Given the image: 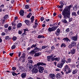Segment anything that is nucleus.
Returning <instances> with one entry per match:
<instances>
[{"label": "nucleus", "instance_id": "f257e3e1", "mask_svg": "<svg viewBox=\"0 0 79 79\" xmlns=\"http://www.w3.org/2000/svg\"><path fill=\"white\" fill-rule=\"evenodd\" d=\"M71 7V5L67 7L62 11V15L64 16V19H62V22L65 24L68 23V21L66 19L70 18Z\"/></svg>", "mask_w": 79, "mask_h": 79}, {"label": "nucleus", "instance_id": "f03ea898", "mask_svg": "<svg viewBox=\"0 0 79 79\" xmlns=\"http://www.w3.org/2000/svg\"><path fill=\"white\" fill-rule=\"evenodd\" d=\"M28 62L27 63V69H32L33 68V65L32 64V63L33 61L32 60H30L28 61Z\"/></svg>", "mask_w": 79, "mask_h": 79}, {"label": "nucleus", "instance_id": "7ed1b4c3", "mask_svg": "<svg viewBox=\"0 0 79 79\" xmlns=\"http://www.w3.org/2000/svg\"><path fill=\"white\" fill-rule=\"evenodd\" d=\"M64 71H66L65 74H68L69 73H70L71 72V70L70 69V68L68 67V66L66 65L64 68Z\"/></svg>", "mask_w": 79, "mask_h": 79}, {"label": "nucleus", "instance_id": "20e7f679", "mask_svg": "<svg viewBox=\"0 0 79 79\" xmlns=\"http://www.w3.org/2000/svg\"><path fill=\"white\" fill-rule=\"evenodd\" d=\"M57 26H55L52 27H50L48 28V31L49 32H52V31H55L57 29Z\"/></svg>", "mask_w": 79, "mask_h": 79}, {"label": "nucleus", "instance_id": "39448f33", "mask_svg": "<svg viewBox=\"0 0 79 79\" xmlns=\"http://www.w3.org/2000/svg\"><path fill=\"white\" fill-rule=\"evenodd\" d=\"M66 58L64 57H63L62 58H61L60 62L62 64H64V63H66Z\"/></svg>", "mask_w": 79, "mask_h": 79}, {"label": "nucleus", "instance_id": "423d86ee", "mask_svg": "<svg viewBox=\"0 0 79 79\" xmlns=\"http://www.w3.org/2000/svg\"><path fill=\"white\" fill-rule=\"evenodd\" d=\"M20 60L22 61L21 62L22 63H24L25 62V54H23V56H21L20 58Z\"/></svg>", "mask_w": 79, "mask_h": 79}, {"label": "nucleus", "instance_id": "0eeeda50", "mask_svg": "<svg viewBox=\"0 0 79 79\" xmlns=\"http://www.w3.org/2000/svg\"><path fill=\"white\" fill-rule=\"evenodd\" d=\"M71 39L73 41H77V35H76L75 36H72L71 38Z\"/></svg>", "mask_w": 79, "mask_h": 79}, {"label": "nucleus", "instance_id": "6e6552de", "mask_svg": "<svg viewBox=\"0 0 79 79\" xmlns=\"http://www.w3.org/2000/svg\"><path fill=\"white\" fill-rule=\"evenodd\" d=\"M27 76V73H23L21 74V77L23 79H25L26 77V76Z\"/></svg>", "mask_w": 79, "mask_h": 79}, {"label": "nucleus", "instance_id": "1a4fd4ad", "mask_svg": "<svg viewBox=\"0 0 79 79\" xmlns=\"http://www.w3.org/2000/svg\"><path fill=\"white\" fill-rule=\"evenodd\" d=\"M44 68L43 67L40 66V69L39 70V72L40 73H42L44 72Z\"/></svg>", "mask_w": 79, "mask_h": 79}, {"label": "nucleus", "instance_id": "9d476101", "mask_svg": "<svg viewBox=\"0 0 79 79\" xmlns=\"http://www.w3.org/2000/svg\"><path fill=\"white\" fill-rule=\"evenodd\" d=\"M63 40L64 42L66 41L67 42V43H69L70 42V40H69L68 37L64 38Z\"/></svg>", "mask_w": 79, "mask_h": 79}, {"label": "nucleus", "instance_id": "9b49d317", "mask_svg": "<svg viewBox=\"0 0 79 79\" xmlns=\"http://www.w3.org/2000/svg\"><path fill=\"white\" fill-rule=\"evenodd\" d=\"M37 66H44V65H46V64L44 63L43 62H38L36 64Z\"/></svg>", "mask_w": 79, "mask_h": 79}, {"label": "nucleus", "instance_id": "f8f14e48", "mask_svg": "<svg viewBox=\"0 0 79 79\" xmlns=\"http://www.w3.org/2000/svg\"><path fill=\"white\" fill-rule=\"evenodd\" d=\"M63 65H64V64L62 63L58 64L57 65V68H60V69H61L63 66Z\"/></svg>", "mask_w": 79, "mask_h": 79}, {"label": "nucleus", "instance_id": "ddd939ff", "mask_svg": "<svg viewBox=\"0 0 79 79\" xmlns=\"http://www.w3.org/2000/svg\"><path fill=\"white\" fill-rule=\"evenodd\" d=\"M34 51L36 53V52H37L38 51L40 50V51L42 50V49H40V48H38L37 47H36L35 49H34Z\"/></svg>", "mask_w": 79, "mask_h": 79}, {"label": "nucleus", "instance_id": "4468645a", "mask_svg": "<svg viewBox=\"0 0 79 79\" xmlns=\"http://www.w3.org/2000/svg\"><path fill=\"white\" fill-rule=\"evenodd\" d=\"M25 22L28 26H29L31 24V22L28 20H26L25 21Z\"/></svg>", "mask_w": 79, "mask_h": 79}, {"label": "nucleus", "instance_id": "2eb2a0df", "mask_svg": "<svg viewBox=\"0 0 79 79\" xmlns=\"http://www.w3.org/2000/svg\"><path fill=\"white\" fill-rule=\"evenodd\" d=\"M32 72L33 73H37L38 72V69L35 68H33L32 70Z\"/></svg>", "mask_w": 79, "mask_h": 79}, {"label": "nucleus", "instance_id": "dca6fc26", "mask_svg": "<svg viewBox=\"0 0 79 79\" xmlns=\"http://www.w3.org/2000/svg\"><path fill=\"white\" fill-rule=\"evenodd\" d=\"M71 53L72 55H73L76 52V49L73 48L71 50Z\"/></svg>", "mask_w": 79, "mask_h": 79}, {"label": "nucleus", "instance_id": "f3484780", "mask_svg": "<svg viewBox=\"0 0 79 79\" xmlns=\"http://www.w3.org/2000/svg\"><path fill=\"white\" fill-rule=\"evenodd\" d=\"M79 7L77 5H75L73 8V10L74 11H76L78 9V8Z\"/></svg>", "mask_w": 79, "mask_h": 79}, {"label": "nucleus", "instance_id": "a211bd4d", "mask_svg": "<svg viewBox=\"0 0 79 79\" xmlns=\"http://www.w3.org/2000/svg\"><path fill=\"white\" fill-rule=\"evenodd\" d=\"M71 60H72V59L70 58L67 59L66 60V63H70L71 62Z\"/></svg>", "mask_w": 79, "mask_h": 79}, {"label": "nucleus", "instance_id": "6ab92c4d", "mask_svg": "<svg viewBox=\"0 0 79 79\" xmlns=\"http://www.w3.org/2000/svg\"><path fill=\"white\" fill-rule=\"evenodd\" d=\"M56 77L57 79L60 78L61 77V74L60 73H58L56 75Z\"/></svg>", "mask_w": 79, "mask_h": 79}, {"label": "nucleus", "instance_id": "aec40b11", "mask_svg": "<svg viewBox=\"0 0 79 79\" xmlns=\"http://www.w3.org/2000/svg\"><path fill=\"white\" fill-rule=\"evenodd\" d=\"M49 77H50L52 79H53L54 77H55V75L54 74H49Z\"/></svg>", "mask_w": 79, "mask_h": 79}, {"label": "nucleus", "instance_id": "412c9836", "mask_svg": "<svg viewBox=\"0 0 79 79\" xmlns=\"http://www.w3.org/2000/svg\"><path fill=\"white\" fill-rule=\"evenodd\" d=\"M19 14L21 16H23L24 14V12L23 10H20Z\"/></svg>", "mask_w": 79, "mask_h": 79}, {"label": "nucleus", "instance_id": "4be33fe9", "mask_svg": "<svg viewBox=\"0 0 79 79\" xmlns=\"http://www.w3.org/2000/svg\"><path fill=\"white\" fill-rule=\"evenodd\" d=\"M78 70H77V69H75L74 70H73L72 72V73L73 74H76L77 73V71Z\"/></svg>", "mask_w": 79, "mask_h": 79}, {"label": "nucleus", "instance_id": "5701e85b", "mask_svg": "<svg viewBox=\"0 0 79 79\" xmlns=\"http://www.w3.org/2000/svg\"><path fill=\"white\" fill-rule=\"evenodd\" d=\"M41 55V53L40 52L36 53L35 54L34 56H39V55Z\"/></svg>", "mask_w": 79, "mask_h": 79}, {"label": "nucleus", "instance_id": "b1692460", "mask_svg": "<svg viewBox=\"0 0 79 79\" xmlns=\"http://www.w3.org/2000/svg\"><path fill=\"white\" fill-rule=\"evenodd\" d=\"M37 38L38 39H41V38H43L44 39V38H45V37L43 35H39L37 37Z\"/></svg>", "mask_w": 79, "mask_h": 79}, {"label": "nucleus", "instance_id": "393cba45", "mask_svg": "<svg viewBox=\"0 0 79 79\" xmlns=\"http://www.w3.org/2000/svg\"><path fill=\"white\" fill-rule=\"evenodd\" d=\"M21 26H22V23H19L17 25V27H18V28L21 27Z\"/></svg>", "mask_w": 79, "mask_h": 79}, {"label": "nucleus", "instance_id": "a878e982", "mask_svg": "<svg viewBox=\"0 0 79 79\" xmlns=\"http://www.w3.org/2000/svg\"><path fill=\"white\" fill-rule=\"evenodd\" d=\"M60 57H59L58 58L56 57L55 58H54V60H55V61H57L58 62L59 61H60Z\"/></svg>", "mask_w": 79, "mask_h": 79}, {"label": "nucleus", "instance_id": "bb28decb", "mask_svg": "<svg viewBox=\"0 0 79 79\" xmlns=\"http://www.w3.org/2000/svg\"><path fill=\"white\" fill-rule=\"evenodd\" d=\"M26 31H28V29H24V33L22 34L23 35H24L25 34L26 35Z\"/></svg>", "mask_w": 79, "mask_h": 79}, {"label": "nucleus", "instance_id": "cd10ccee", "mask_svg": "<svg viewBox=\"0 0 79 79\" xmlns=\"http://www.w3.org/2000/svg\"><path fill=\"white\" fill-rule=\"evenodd\" d=\"M34 16H32L31 18V22L32 23H33V22H34Z\"/></svg>", "mask_w": 79, "mask_h": 79}, {"label": "nucleus", "instance_id": "c85d7f7f", "mask_svg": "<svg viewBox=\"0 0 79 79\" xmlns=\"http://www.w3.org/2000/svg\"><path fill=\"white\" fill-rule=\"evenodd\" d=\"M8 15H6L4 17V19L5 20V19H8Z\"/></svg>", "mask_w": 79, "mask_h": 79}, {"label": "nucleus", "instance_id": "c756f323", "mask_svg": "<svg viewBox=\"0 0 79 79\" xmlns=\"http://www.w3.org/2000/svg\"><path fill=\"white\" fill-rule=\"evenodd\" d=\"M76 43H75V42L74 41H72V43H71V45L73 47L74 46H75L76 45Z\"/></svg>", "mask_w": 79, "mask_h": 79}, {"label": "nucleus", "instance_id": "7c9ffc66", "mask_svg": "<svg viewBox=\"0 0 79 79\" xmlns=\"http://www.w3.org/2000/svg\"><path fill=\"white\" fill-rule=\"evenodd\" d=\"M35 53V52L34 50L30 52V54H31V55H34V54Z\"/></svg>", "mask_w": 79, "mask_h": 79}, {"label": "nucleus", "instance_id": "2f4dec72", "mask_svg": "<svg viewBox=\"0 0 79 79\" xmlns=\"http://www.w3.org/2000/svg\"><path fill=\"white\" fill-rule=\"evenodd\" d=\"M72 16H77V15L76 13L75 12H72Z\"/></svg>", "mask_w": 79, "mask_h": 79}, {"label": "nucleus", "instance_id": "473e14b6", "mask_svg": "<svg viewBox=\"0 0 79 79\" xmlns=\"http://www.w3.org/2000/svg\"><path fill=\"white\" fill-rule=\"evenodd\" d=\"M56 32H57L58 34H60V33H61V30L60 29L58 28L56 30Z\"/></svg>", "mask_w": 79, "mask_h": 79}, {"label": "nucleus", "instance_id": "72a5a7b5", "mask_svg": "<svg viewBox=\"0 0 79 79\" xmlns=\"http://www.w3.org/2000/svg\"><path fill=\"white\" fill-rule=\"evenodd\" d=\"M17 39V37L16 36H14L12 38V40L13 41H15Z\"/></svg>", "mask_w": 79, "mask_h": 79}, {"label": "nucleus", "instance_id": "f704fd0d", "mask_svg": "<svg viewBox=\"0 0 79 79\" xmlns=\"http://www.w3.org/2000/svg\"><path fill=\"white\" fill-rule=\"evenodd\" d=\"M64 3H65V2L64 1H62L60 2V5H64Z\"/></svg>", "mask_w": 79, "mask_h": 79}, {"label": "nucleus", "instance_id": "c9c22d12", "mask_svg": "<svg viewBox=\"0 0 79 79\" xmlns=\"http://www.w3.org/2000/svg\"><path fill=\"white\" fill-rule=\"evenodd\" d=\"M12 26L13 27V29H15V26H16V24L13 23H12Z\"/></svg>", "mask_w": 79, "mask_h": 79}, {"label": "nucleus", "instance_id": "e433bc0d", "mask_svg": "<svg viewBox=\"0 0 79 79\" xmlns=\"http://www.w3.org/2000/svg\"><path fill=\"white\" fill-rule=\"evenodd\" d=\"M6 40H9V39H11V38H10L9 36H6L5 37Z\"/></svg>", "mask_w": 79, "mask_h": 79}, {"label": "nucleus", "instance_id": "4c0bfd02", "mask_svg": "<svg viewBox=\"0 0 79 79\" xmlns=\"http://www.w3.org/2000/svg\"><path fill=\"white\" fill-rule=\"evenodd\" d=\"M47 61H50V58H51L50 57V56H48L47 57Z\"/></svg>", "mask_w": 79, "mask_h": 79}, {"label": "nucleus", "instance_id": "58836bf2", "mask_svg": "<svg viewBox=\"0 0 79 79\" xmlns=\"http://www.w3.org/2000/svg\"><path fill=\"white\" fill-rule=\"evenodd\" d=\"M63 47H66V45H65V44L64 43H63L61 44V48H62Z\"/></svg>", "mask_w": 79, "mask_h": 79}, {"label": "nucleus", "instance_id": "ea45409f", "mask_svg": "<svg viewBox=\"0 0 79 79\" xmlns=\"http://www.w3.org/2000/svg\"><path fill=\"white\" fill-rule=\"evenodd\" d=\"M17 72H19L20 73H21V72H22V69H21V68H20L19 70H18L17 69Z\"/></svg>", "mask_w": 79, "mask_h": 79}, {"label": "nucleus", "instance_id": "a19ab883", "mask_svg": "<svg viewBox=\"0 0 79 79\" xmlns=\"http://www.w3.org/2000/svg\"><path fill=\"white\" fill-rule=\"evenodd\" d=\"M25 8L26 9H29V6L27 5H26L25 6Z\"/></svg>", "mask_w": 79, "mask_h": 79}, {"label": "nucleus", "instance_id": "79ce46f5", "mask_svg": "<svg viewBox=\"0 0 79 79\" xmlns=\"http://www.w3.org/2000/svg\"><path fill=\"white\" fill-rule=\"evenodd\" d=\"M69 28H67L65 30L66 32H69Z\"/></svg>", "mask_w": 79, "mask_h": 79}, {"label": "nucleus", "instance_id": "37998d69", "mask_svg": "<svg viewBox=\"0 0 79 79\" xmlns=\"http://www.w3.org/2000/svg\"><path fill=\"white\" fill-rule=\"evenodd\" d=\"M32 59V57H28L27 59V60L28 61H30V60H31Z\"/></svg>", "mask_w": 79, "mask_h": 79}, {"label": "nucleus", "instance_id": "c03bdc74", "mask_svg": "<svg viewBox=\"0 0 79 79\" xmlns=\"http://www.w3.org/2000/svg\"><path fill=\"white\" fill-rule=\"evenodd\" d=\"M17 47V46H15V45L12 46L11 47L12 49V50H13V49L15 48V47Z\"/></svg>", "mask_w": 79, "mask_h": 79}, {"label": "nucleus", "instance_id": "a18cd8bd", "mask_svg": "<svg viewBox=\"0 0 79 79\" xmlns=\"http://www.w3.org/2000/svg\"><path fill=\"white\" fill-rule=\"evenodd\" d=\"M12 74L14 76H16V75H17V74L15 72H12Z\"/></svg>", "mask_w": 79, "mask_h": 79}, {"label": "nucleus", "instance_id": "49530a36", "mask_svg": "<svg viewBox=\"0 0 79 79\" xmlns=\"http://www.w3.org/2000/svg\"><path fill=\"white\" fill-rule=\"evenodd\" d=\"M58 17L59 18H60V19H61V18H62V15H61V14H60L58 15Z\"/></svg>", "mask_w": 79, "mask_h": 79}, {"label": "nucleus", "instance_id": "de8ad7c7", "mask_svg": "<svg viewBox=\"0 0 79 79\" xmlns=\"http://www.w3.org/2000/svg\"><path fill=\"white\" fill-rule=\"evenodd\" d=\"M4 27L5 28H7V27H8V24H6V25H4Z\"/></svg>", "mask_w": 79, "mask_h": 79}, {"label": "nucleus", "instance_id": "09e8293b", "mask_svg": "<svg viewBox=\"0 0 79 79\" xmlns=\"http://www.w3.org/2000/svg\"><path fill=\"white\" fill-rule=\"evenodd\" d=\"M44 19V17H41L40 18V20L41 21H43Z\"/></svg>", "mask_w": 79, "mask_h": 79}, {"label": "nucleus", "instance_id": "8fccbe9b", "mask_svg": "<svg viewBox=\"0 0 79 79\" xmlns=\"http://www.w3.org/2000/svg\"><path fill=\"white\" fill-rule=\"evenodd\" d=\"M36 31L34 30L33 31H32V34H35V33H36Z\"/></svg>", "mask_w": 79, "mask_h": 79}, {"label": "nucleus", "instance_id": "3c124183", "mask_svg": "<svg viewBox=\"0 0 79 79\" xmlns=\"http://www.w3.org/2000/svg\"><path fill=\"white\" fill-rule=\"evenodd\" d=\"M73 47V46L71 44H70L69 45V48H71Z\"/></svg>", "mask_w": 79, "mask_h": 79}, {"label": "nucleus", "instance_id": "603ef678", "mask_svg": "<svg viewBox=\"0 0 79 79\" xmlns=\"http://www.w3.org/2000/svg\"><path fill=\"white\" fill-rule=\"evenodd\" d=\"M36 46H37V45L36 44H33L31 46V47H33L34 48H35V47Z\"/></svg>", "mask_w": 79, "mask_h": 79}, {"label": "nucleus", "instance_id": "864d4df0", "mask_svg": "<svg viewBox=\"0 0 79 79\" xmlns=\"http://www.w3.org/2000/svg\"><path fill=\"white\" fill-rule=\"evenodd\" d=\"M2 24H4V23H6V22H5V20L4 19L2 20Z\"/></svg>", "mask_w": 79, "mask_h": 79}, {"label": "nucleus", "instance_id": "5fc2aeb1", "mask_svg": "<svg viewBox=\"0 0 79 79\" xmlns=\"http://www.w3.org/2000/svg\"><path fill=\"white\" fill-rule=\"evenodd\" d=\"M12 69L13 71H15L16 69V67H13Z\"/></svg>", "mask_w": 79, "mask_h": 79}, {"label": "nucleus", "instance_id": "6e6d98bb", "mask_svg": "<svg viewBox=\"0 0 79 79\" xmlns=\"http://www.w3.org/2000/svg\"><path fill=\"white\" fill-rule=\"evenodd\" d=\"M6 34V33H5L3 32L2 33V36H4V35H5Z\"/></svg>", "mask_w": 79, "mask_h": 79}, {"label": "nucleus", "instance_id": "4d7b16f0", "mask_svg": "<svg viewBox=\"0 0 79 79\" xmlns=\"http://www.w3.org/2000/svg\"><path fill=\"white\" fill-rule=\"evenodd\" d=\"M61 71V69L58 68H57L56 69V71Z\"/></svg>", "mask_w": 79, "mask_h": 79}, {"label": "nucleus", "instance_id": "13d9d810", "mask_svg": "<svg viewBox=\"0 0 79 79\" xmlns=\"http://www.w3.org/2000/svg\"><path fill=\"white\" fill-rule=\"evenodd\" d=\"M21 52H19V55H18L19 57H20V56H21Z\"/></svg>", "mask_w": 79, "mask_h": 79}, {"label": "nucleus", "instance_id": "bf43d9fd", "mask_svg": "<svg viewBox=\"0 0 79 79\" xmlns=\"http://www.w3.org/2000/svg\"><path fill=\"white\" fill-rule=\"evenodd\" d=\"M51 50L52 51V50H54L55 49V47L53 46H52L51 47Z\"/></svg>", "mask_w": 79, "mask_h": 79}, {"label": "nucleus", "instance_id": "052dcab7", "mask_svg": "<svg viewBox=\"0 0 79 79\" xmlns=\"http://www.w3.org/2000/svg\"><path fill=\"white\" fill-rule=\"evenodd\" d=\"M13 54H14V53H10L9 55L10 56H12L13 55Z\"/></svg>", "mask_w": 79, "mask_h": 79}, {"label": "nucleus", "instance_id": "680f3d73", "mask_svg": "<svg viewBox=\"0 0 79 79\" xmlns=\"http://www.w3.org/2000/svg\"><path fill=\"white\" fill-rule=\"evenodd\" d=\"M69 22H71L72 21V18H70L69 19Z\"/></svg>", "mask_w": 79, "mask_h": 79}, {"label": "nucleus", "instance_id": "e2e57ef3", "mask_svg": "<svg viewBox=\"0 0 79 79\" xmlns=\"http://www.w3.org/2000/svg\"><path fill=\"white\" fill-rule=\"evenodd\" d=\"M28 11L29 12H31L32 11V9L31 8H30L28 9Z\"/></svg>", "mask_w": 79, "mask_h": 79}, {"label": "nucleus", "instance_id": "0e129e2a", "mask_svg": "<svg viewBox=\"0 0 79 79\" xmlns=\"http://www.w3.org/2000/svg\"><path fill=\"white\" fill-rule=\"evenodd\" d=\"M63 7V5H61L59 6V8H62Z\"/></svg>", "mask_w": 79, "mask_h": 79}, {"label": "nucleus", "instance_id": "69168bd1", "mask_svg": "<svg viewBox=\"0 0 79 79\" xmlns=\"http://www.w3.org/2000/svg\"><path fill=\"white\" fill-rule=\"evenodd\" d=\"M18 33L19 34H22V31H19Z\"/></svg>", "mask_w": 79, "mask_h": 79}, {"label": "nucleus", "instance_id": "338daca9", "mask_svg": "<svg viewBox=\"0 0 79 79\" xmlns=\"http://www.w3.org/2000/svg\"><path fill=\"white\" fill-rule=\"evenodd\" d=\"M52 61H54L55 60V58L54 57H52L51 58Z\"/></svg>", "mask_w": 79, "mask_h": 79}, {"label": "nucleus", "instance_id": "774afa93", "mask_svg": "<svg viewBox=\"0 0 79 79\" xmlns=\"http://www.w3.org/2000/svg\"><path fill=\"white\" fill-rule=\"evenodd\" d=\"M77 50L78 52H79V45H78L77 47Z\"/></svg>", "mask_w": 79, "mask_h": 79}]
</instances>
